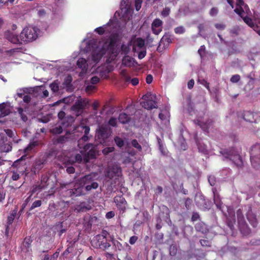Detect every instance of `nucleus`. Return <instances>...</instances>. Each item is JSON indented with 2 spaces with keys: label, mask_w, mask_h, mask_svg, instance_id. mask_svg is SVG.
<instances>
[{
  "label": "nucleus",
  "mask_w": 260,
  "mask_h": 260,
  "mask_svg": "<svg viewBox=\"0 0 260 260\" xmlns=\"http://www.w3.org/2000/svg\"><path fill=\"white\" fill-rule=\"evenodd\" d=\"M109 233L106 230H102L100 234L94 236L91 241V245L96 249L106 251L111 246V239L108 240Z\"/></svg>",
  "instance_id": "f257e3e1"
},
{
  "label": "nucleus",
  "mask_w": 260,
  "mask_h": 260,
  "mask_svg": "<svg viewBox=\"0 0 260 260\" xmlns=\"http://www.w3.org/2000/svg\"><path fill=\"white\" fill-rule=\"evenodd\" d=\"M220 153L224 158V159H229L237 167L241 168L243 165L241 156L238 152L234 148L223 149L220 151Z\"/></svg>",
  "instance_id": "f03ea898"
},
{
  "label": "nucleus",
  "mask_w": 260,
  "mask_h": 260,
  "mask_svg": "<svg viewBox=\"0 0 260 260\" xmlns=\"http://www.w3.org/2000/svg\"><path fill=\"white\" fill-rule=\"evenodd\" d=\"M120 40L121 38L117 32L111 34L104 42L102 47V51L113 53Z\"/></svg>",
  "instance_id": "7ed1b4c3"
},
{
  "label": "nucleus",
  "mask_w": 260,
  "mask_h": 260,
  "mask_svg": "<svg viewBox=\"0 0 260 260\" xmlns=\"http://www.w3.org/2000/svg\"><path fill=\"white\" fill-rule=\"evenodd\" d=\"M38 31L36 27H26L21 31L20 37L23 42H32L38 38Z\"/></svg>",
  "instance_id": "20e7f679"
},
{
  "label": "nucleus",
  "mask_w": 260,
  "mask_h": 260,
  "mask_svg": "<svg viewBox=\"0 0 260 260\" xmlns=\"http://www.w3.org/2000/svg\"><path fill=\"white\" fill-rule=\"evenodd\" d=\"M80 152L84 155V161L88 162L90 159L96 157L97 153L96 146L91 143H88L84 145Z\"/></svg>",
  "instance_id": "39448f33"
},
{
  "label": "nucleus",
  "mask_w": 260,
  "mask_h": 260,
  "mask_svg": "<svg viewBox=\"0 0 260 260\" xmlns=\"http://www.w3.org/2000/svg\"><path fill=\"white\" fill-rule=\"evenodd\" d=\"M86 191H90L98 188L99 184L95 182L91 175H85L80 180Z\"/></svg>",
  "instance_id": "423d86ee"
},
{
  "label": "nucleus",
  "mask_w": 260,
  "mask_h": 260,
  "mask_svg": "<svg viewBox=\"0 0 260 260\" xmlns=\"http://www.w3.org/2000/svg\"><path fill=\"white\" fill-rule=\"evenodd\" d=\"M85 188L80 181L76 182L72 188L68 189L67 194L72 198L85 194Z\"/></svg>",
  "instance_id": "0eeeda50"
},
{
  "label": "nucleus",
  "mask_w": 260,
  "mask_h": 260,
  "mask_svg": "<svg viewBox=\"0 0 260 260\" xmlns=\"http://www.w3.org/2000/svg\"><path fill=\"white\" fill-rule=\"evenodd\" d=\"M122 169L121 167L114 164L111 166H108L105 171L106 177L112 179L114 177H118L121 175Z\"/></svg>",
  "instance_id": "6e6552de"
},
{
  "label": "nucleus",
  "mask_w": 260,
  "mask_h": 260,
  "mask_svg": "<svg viewBox=\"0 0 260 260\" xmlns=\"http://www.w3.org/2000/svg\"><path fill=\"white\" fill-rule=\"evenodd\" d=\"M250 160L254 168L257 167L256 162H260V144L252 146L250 151Z\"/></svg>",
  "instance_id": "1a4fd4ad"
},
{
  "label": "nucleus",
  "mask_w": 260,
  "mask_h": 260,
  "mask_svg": "<svg viewBox=\"0 0 260 260\" xmlns=\"http://www.w3.org/2000/svg\"><path fill=\"white\" fill-rule=\"evenodd\" d=\"M243 119L250 123L258 124L260 123V113L245 111L243 115Z\"/></svg>",
  "instance_id": "9d476101"
},
{
  "label": "nucleus",
  "mask_w": 260,
  "mask_h": 260,
  "mask_svg": "<svg viewBox=\"0 0 260 260\" xmlns=\"http://www.w3.org/2000/svg\"><path fill=\"white\" fill-rule=\"evenodd\" d=\"M149 96H151V95H148V94L143 95L142 99L144 101L141 102V106L147 110H151L154 108H156V102L155 101L152 100V98H149Z\"/></svg>",
  "instance_id": "9b49d317"
},
{
  "label": "nucleus",
  "mask_w": 260,
  "mask_h": 260,
  "mask_svg": "<svg viewBox=\"0 0 260 260\" xmlns=\"http://www.w3.org/2000/svg\"><path fill=\"white\" fill-rule=\"evenodd\" d=\"M77 128L78 131H84V135L78 141V146L80 149H82L84 146L81 145V142H86L89 140L90 127L87 125H80Z\"/></svg>",
  "instance_id": "f8f14e48"
},
{
  "label": "nucleus",
  "mask_w": 260,
  "mask_h": 260,
  "mask_svg": "<svg viewBox=\"0 0 260 260\" xmlns=\"http://www.w3.org/2000/svg\"><path fill=\"white\" fill-rule=\"evenodd\" d=\"M74 136V133H71L70 131H67L65 135L63 136H59L53 139V143L54 144H63L73 139Z\"/></svg>",
  "instance_id": "ddd939ff"
},
{
  "label": "nucleus",
  "mask_w": 260,
  "mask_h": 260,
  "mask_svg": "<svg viewBox=\"0 0 260 260\" xmlns=\"http://www.w3.org/2000/svg\"><path fill=\"white\" fill-rule=\"evenodd\" d=\"M162 21L159 18L155 19L151 24V30L154 35H159L162 30Z\"/></svg>",
  "instance_id": "4468645a"
},
{
  "label": "nucleus",
  "mask_w": 260,
  "mask_h": 260,
  "mask_svg": "<svg viewBox=\"0 0 260 260\" xmlns=\"http://www.w3.org/2000/svg\"><path fill=\"white\" fill-rule=\"evenodd\" d=\"M108 136V129L103 126H101L96 131L95 135V138L99 140L101 143L105 142V140Z\"/></svg>",
  "instance_id": "2eb2a0df"
},
{
  "label": "nucleus",
  "mask_w": 260,
  "mask_h": 260,
  "mask_svg": "<svg viewBox=\"0 0 260 260\" xmlns=\"http://www.w3.org/2000/svg\"><path fill=\"white\" fill-rule=\"evenodd\" d=\"M12 149V142L7 138H3L0 141V150L3 152H9Z\"/></svg>",
  "instance_id": "dca6fc26"
},
{
  "label": "nucleus",
  "mask_w": 260,
  "mask_h": 260,
  "mask_svg": "<svg viewBox=\"0 0 260 260\" xmlns=\"http://www.w3.org/2000/svg\"><path fill=\"white\" fill-rule=\"evenodd\" d=\"M196 124L199 125L203 131L208 133L209 128L213 125V121L211 119H208L206 122H203L199 119L194 120Z\"/></svg>",
  "instance_id": "f3484780"
},
{
  "label": "nucleus",
  "mask_w": 260,
  "mask_h": 260,
  "mask_svg": "<svg viewBox=\"0 0 260 260\" xmlns=\"http://www.w3.org/2000/svg\"><path fill=\"white\" fill-rule=\"evenodd\" d=\"M5 36L8 40L13 44H22L23 41L21 40L20 37H19L17 35L13 32L8 31L6 32Z\"/></svg>",
  "instance_id": "a211bd4d"
},
{
  "label": "nucleus",
  "mask_w": 260,
  "mask_h": 260,
  "mask_svg": "<svg viewBox=\"0 0 260 260\" xmlns=\"http://www.w3.org/2000/svg\"><path fill=\"white\" fill-rule=\"evenodd\" d=\"M45 160L42 159L37 160L32 166L31 172L34 175L39 173L40 170L44 167Z\"/></svg>",
  "instance_id": "6ab92c4d"
},
{
  "label": "nucleus",
  "mask_w": 260,
  "mask_h": 260,
  "mask_svg": "<svg viewBox=\"0 0 260 260\" xmlns=\"http://www.w3.org/2000/svg\"><path fill=\"white\" fill-rule=\"evenodd\" d=\"M247 219L249 222L250 224L254 228L256 227L257 225V220L256 215L253 213L251 209H249L246 214Z\"/></svg>",
  "instance_id": "aec40b11"
},
{
  "label": "nucleus",
  "mask_w": 260,
  "mask_h": 260,
  "mask_svg": "<svg viewBox=\"0 0 260 260\" xmlns=\"http://www.w3.org/2000/svg\"><path fill=\"white\" fill-rule=\"evenodd\" d=\"M32 240L30 237H26L23 241V244L21 247L22 251L25 252H29L31 250V246Z\"/></svg>",
  "instance_id": "412c9836"
},
{
  "label": "nucleus",
  "mask_w": 260,
  "mask_h": 260,
  "mask_svg": "<svg viewBox=\"0 0 260 260\" xmlns=\"http://www.w3.org/2000/svg\"><path fill=\"white\" fill-rule=\"evenodd\" d=\"M76 210L77 212H84L91 209V206L89 203L83 202H81L80 204L77 205Z\"/></svg>",
  "instance_id": "4be33fe9"
},
{
  "label": "nucleus",
  "mask_w": 260,
  "mask_h": 260,
  "mask_svg": "<svg viewBox=\"0 0 260 260\" xmlns=\"http://www.w3.org/2000/svg\"><path fill=\"white\" fill-rule=\"evenodd\" d=\"M11 112L9 106L6 103L0 104V118L8 116Z\"/></svg>",
  "instance_id": "5701e85b"
},
{
  "label": "nucleus",
  "mask_w": 260,
  "mask_h": 260,
  "mask_svg": "<svg viewBox=\"0 0 260 260\" xmlns=\"http://www.w3.org/2000/svg\"><path fill=\"white\" fill-rule=\"evenodd\" d=\"M78 67L82 70L80 74H85L87 71V63L86 60L84 58H80L77 61Z\"/></svg>",
  "instance_id": "b1692460"
},
{
  "label": "nucleus",
  "mask_w": 260,
  "mask_h": 260,
  "mask_svg": "<svg viewBox=\"0 0 260 260\" xmlns=\"http://www.w3.org/2000/svg\"><path fill=\"white\" fill-rule=\"evenodd\" d=\"M136 63L134 58L128 55L124 56L122 59V64L125 67H133Z\"/></svg>",
  "instance_id": "393cba45"
},
{
  "label": "nucleus",
  "mask_w": 260,
  "mask_h": 260,
  "mask_svg": "<svg viewBox=\"0 0 260 260\" xmlns=\"http://www.w3.org/2000/svg\"><path fill=\"white\" fill-rule=\"evenodd\" d=\"M84 109V105L81 101H78L72 106L71 110L77 112V115L81 113Z\"/></svg>",
  "instance_id": "a878e982"
},
{
  "label": "nucleus",
  "mask_w": 260,
  "mask_h": 260,
  "mask_svg": "<svg viewBox=\"0 0 260 260\" xmlns=\"http://www.w3.org/2000/svg\"><path fill=\"white\" fill-rule=\"evenodd\" d=\"M74 121V117L71 115H67L66 117L61 122V124L64 128L71 125Z\"/></svg>",
  "instance_id": "bb28decb"
},
{
  "label": "nucleus",
  "mask_w": 260,
  "mask_h": 260,
  "mask_svg": "<svg viewBox=\"0 0 260 260\" xmlns=\"http://www.w3.org/2000/svg\"><path fill=\"white\" fill-rule=\"evenodd\" d=\"M195 229L197 232L202 234H206L208 232L207 225L203 222H199L195 225Z\"/></svg>",
  "instance_id": "cd10ccee"
},
{
  "label": "nucleus",
  "mask_w": 260,
  "mask_h": 260,
  "mask_svg": "<svg viewBox=\"0 0 260 260\" xmlns=\"http://www.w3.org/2000/svg\"><path fill=\"white\" fill-rule=\"evenodd\" d=\"M243 222L240 226V230L244 235H248L251 233V230L244 220L243 221Z\"/></svg>",
  "instance_id": "c85d7f7f"
},
{
  "label": "nucleus",
  "mask_w": 260,
  "mask_h": 260,
  "mask_svg": "<svg viewBox=\"0 0 260 260\" xmlns=\"http://www.w3.org/2000/svg\"><path fill=\"white\" fill-rule=\"evenodd\" d=\"M119 121L122 123H127L130 121V117L125 113H121L119 114L118 117Z\"/></svg>",
  "instance_id": "c756f323"
},
{
  "label": "nucleus",
  "mask_w": 260,
  "mask_h": 260,
  "mask_svg": "<svg viewBox=\"0 0 260 260\" xmlns=\"http://www.w3.org/2000/svg\"><path fill=\"white\" fill-rule=\"evenodd\" d=\"M46 187L41 183L33 185L32 189L29 191V193H31V194H33L36 192H40L43 189H45Z\"/></svg>",
  "instance_id": "7c9ffc66"
},
{
  "label": "nucleus",
  "mask_w": 260,
  "mask_h": 260,
  "mask_svg": "<svg viewBox=\"0 0 260 260\" xmlns=\"http://www.w3.org/2000/svg\"><path fill=\"white\" fill-rule=\"evenodd\" d=\"M161 43L168 47L172 43L171 36L169 34L166 33L160 40Z\"/></svg>",
  "instance_id": "2f4dec72"
},
{
  "label": "nucleus",
  "mask_w": 260,
  "mask_h": 260,
  "mask_svg": "<svg viewBox=\"0 0 260 260\" xmlns=\"http://www.w3.org/2000/svg\"><path fill=\"white\" fill-rule=\"evenodd\" d=\"M111 242L115 247V250L121 251L123 249V246L122 244L118 240L115 239L114 237L111 238Z\"/></svg>",
  "instance_id": "473e14b6"
},
{
  "label": "nucleus",
  "mask_w": 260,
  "mask_h": 260,
  "mask_svg": "<svg viewBox=\"0 0 260 260\" xmlns=\"http://www.w3.org/2000/svg\"><path fill=\"white\" fill-rule=\"evenodd\" d=\"M63 127L61 125L56 126L52 129H50V132L53 135H59L62 133Z\"/></svg>",
  "instance_id": "72a5a7b5"
},
{
  "label": "nucleus",
  "mask_w": 260,
  "mask_h": 260,
  "mask_svg": "<svg viewBox=\"0 0 260 260\" xmlns=\"http://www.w3.org/2000/svg\"><path fill=\"white\" fill-rule=\"evenodd\" d=\"M50 175L48 173L44 174L42 175L41 178L40 183L42 184L44 186L47 187L48 185V181L49 179Z\"/></svg>",
  "instance_id": "f704fd0d"
},
{
  "label": "nucleus",
  "mask_w": 260,
  "mask_h": 260,
  "mask_svg": "<svg viewBox=\"0 0 260 260\" xmlns=\"http://www.w3.org/2000/svg\"><path fill=\"white\" fill-rule=\"evenodd\" d=\"M38 145H39V142L37 141H35L30 142L27 145V146L24 149V152H28L29 151H31L34 148H35Z\"/></svg>",
  "instance_id": "c9c22d12"
},
{
  "label": "nucleus",
  "mask_w": 260,
  "mask_h": 260,
  "mask_svg": "<svg viewBox=\"0 0 260 260\" xmlns=\"http://www.w3.org/2000/svg\"><path fill=\"white\" fill-rule=\"evenodd\" d=\"M242 18L244 22L254 29V27H255L256 24H254L252 19L248 16L243 17Z\"/></svg>",
  "instance_id": "e433bc0d"
},
{
  "label": "nucleus",
  "mask_w": 260,
  "mask_h": 260,
  "mask_svg": "<svg viewBox=\"0 0 260 260\" xmlns=\"http://www.w3.org/2000/svg\"><path fill=\"white\" fill-rule=\"evenodd\" d=\"M114 202L117 205L124 204L126 203L125 199L122 196H116L114 198Z\"/></svg>",
  "instance_id": "4c0bfd02"
},
{
  "label": "nucleus",
  "mask_w": 260,
  "mask_h": 260,
  "mask_svg": "<svg viewBox=\"0 0 260 260\" xmlns=\"http://www.w3.org/2000/svg\"><path fill=\"white\" fill-rule=\"evenodd\" d=\"M26 164L24 163L22 164L21 166L19 167L18 168L16 169V170H14L16 172H17L19 174L21 175H23L24 173L26 175H27V173L26 172Z\"/></svg>",
  "instance_id": "58836bf2"
},
{
  "label": "nucleus",
  "mask_w": 260,
  "mask_h": 260,
  "mask_svg": "<svg viewBox=\"0 0 260 260\" xmlns=\"http://www.w3.org/2000/svg\"><path fill=\"white\" fill-rule=\"evenodd\" d=\"M198 83L204 85L208 91H210V83L206 80L203 78H199Z\"/></svg>",
  "instance_id": "ea45409f"
},
{
  "label": "nucleus",
  "mask_w": 260,
  "mask_h": 260,
  "mask_svg": "<svg viewBox=\"0 0 260 260\" xmlns=\"http://www.w3.org/2000/svg\"><path fill=\"white\" fill-rule=\"evenodd\" d=\"M24 163L25 162H23V156H22L19 159L16 160L13 162V165H12V167L16 169Z\"/></svg>",
  "instance_id": "a19ab883"
},
{
  "label": "nucleus",
  "mask_w": 260,
  "mask_h": 260,
  "mask_svg": "<svg viewBox=\"0 0 260 260\" xmlns=\"http://www.w3.org/2000/svg\"><path fill=\"white\" fill-rule=\"evenodd\" d=\"M114 141L116 145L119 148H121L124 146V141L122 138H120L119 137H115L114 138Z\"/></svg>",
  "instance_id": "79ce46f5"
},
{
  "label": "nucleus",
  "mask_w": 260,
  "mask_h": 260,
  "mask_svg": "<svg viewBox=\"0 0 260 260\" xmlns=\"http://www.w3.org/2000/svg\"><path fill=\"white\" fill-rule=\"evenodd\" d=\"M18 112L20 117H21V120L24 122H26L27 120V117L24 114L23 108H19L18 109Z\"/></svg>",
  "instance_id": "37998d69"
},
{
  "label": "nucleus",
  "mask_w": 260,
  "mask_h": 260,
  "mask_svg": "<svg viewBox=\"0 0 260 260\" xmlns=\"http://www.w3.org/2000/svg\"><path fill=\"white\" fill-rule=\"evenodd\" d=\"M16 213V212L12 213L9 216H8L6 226H9L12 224L14 221Z\"/></svg>",
  "instance_id": "c03bdc74"
},
{
  "label": "nucleus",
  "mask_w": 260,
  "mask_h": 260,
  "mask_svg": "<svg viewBox=\"0 0 260 260\" xmlns=\"http://www.w3.org/2000/svg\"><path fill=\"white\" fill-rule=\"evenodd\" d=\"M42 204L41 200H37L34 202L29 208V211H31L36 208L40 207Z\"/></svg>",
  "instance_id": "a18cd8bd"
},
{
  "label": "nucleus",
  "mask_w": 260,
  "mask_h": 260,
  "mask_svg": "<svg viewBox=\"0 0 260 260\" xmlns=\"http://www.w3.org/2000/svg\"><path fill=\"white\" fill-rule=\"evenodd\" d=\"M170 254L174 256L176 254L177 251V246L175 244H172L169 247Z\"/></svg>",
  "instance_id": "49530a36"
},
{
  "label": "nucleus",
  "mask_w": 260,
  "mask_h": 260,
  "mask_svg": "<svg viewBox=\"0 0 260 260\" xmlns=\"http://www.w3.org/2000/svg\"><path fill=\"white\" fill-rule=\"evenodd\" d=\"M120 74L124 82H128L131 81V77L127 75V73L125 70L121 71Z\"/></svg>",
  "instance_id": "de8ad7c7"
},
{
  "label": "nucleus",
  "mask_w": 260,
  "mask_h": 260,
  "mask_svg": "<svg viewBox=\"0 0 260 260\" xmlns=\"http://www.w3.org/2000/svg\"><path fill=\"white\" fill-rule=\"evenodd\" d=\"M132 145L136 148L138 151H141L142 148L141 146L139 144L138 141L136 139H134L131 141Z\"/></svg>",
  "instance_id": "09e8293b"
},
{
  "label": "nucleus",
  "mask_w": 260,
  "mask_h": 260,
  "mask_svg": "<svg viewBox=\"0 0 260 260\" xmlns=\"http://www.w3.org/2000/svg\"><path fill=\"white\" fill-rule=\"evenodd\" d=\"M174 32L176 34H183L185 32V28L183 26H179L175 28Z\"/></svg>",
  "instance_id": "8fccbe9b"
},
{
  "label": "nucleus",
  "mask_w": 260,
  "mask_h": 260,
  "mask_svg": "<svg viewBox=\"0 0 260 260\" xmlns=\"http://www.w3.org/2000/svg\"><path fill=\"white\" fill-rule=\"evenodd\" d=\"M50 87L54 92H57L59 90V86L56 81H54L53 83L50 84Z\"/></svg>",
  "instance_id": "3c124183"
},
{
  "label": "nucleus",
  "mask_w": 260,
  "mask_h": 260,
  "mask_svg": "<svg viewBox=\"0 0 260 260\" xmlns=\"http://www.w3.org/2000/svg\"><path fill=\"white\" fill-rule=\"evenodd\" d=\"M136 45L139 48H142L145 45L144 40L141 38H138L136 40Z\"/></svg>",
  "instance_id": "603ef678"
},
{
  "label": "nucleus",
  "mask_w": 260,
  "mask_h": 260,
  "mask_svg": "<svg viewBox=\"0 0 260 260\" xmlns=\"http://www.w3.org/2000/svg\"><path fill=\"white\" fill-rule=\"evenodd\" d=\"M121 54H127L129 51V47L128 45L122 44L121 46Z\"/></svg>",
  "instance_id": "864d4df0"
},
{
  "label": "nucleus",
  "mask_w": 260,
  "mask_h": 260,
  "mask_svg": "<svg viewBox=\"0 0 260 260\" xmlns=\"http://www.w3.org/2000/svg\"><path fill=\"white\" fill-rule=\"evenodd\" d=\"M208 182L210 185L214 186L216 183V177L214 175H210L208 177Z\"/></svg>",
  "instance_id": "5fc2aeb1"
},
{
  "label": "nucleus",
  "mask_w": 260,
  "mask_h": 260,
  "mask_svg": "<svg viewBox=\"0 0 260 260\" xmlns=\"http://www.w3.org/2000/svg\"><path fill=\"white\" fill-rule=\"evenodd\" d=\"M200 243L203 247H208L211 245V243L209 240L205 239H201L200 240Z\"/></svg>",
  "instance_id": "6e6d98bb"
},
{
  "label": "nucleus",
  "mask_w": 260,
  "mask_h": 260,
  "mask_svg": "<svg viewBox=\"0 0 260 260\" xmlns=\"http://www.w3.org/2000/svg\"><path fill=\"white\" fill-rule=\"evenodd\" d=\"M115 148L113 147H107L103 149L102 152L104 155H107L109 153L114 151Z\"/></svg>",
  "instance_id": "4d7b16f0"
},
{
  "label": "nucleus",
  "mask_w": 260,
  "mask_h": 260,
  "mask_svg": "<svg viewBox=\"0 0 260 260\" xmlns=\"http://www.w3.org/2000/svg\"><path fill=\"white\" fill-rule=\"evenodd\" d=\"M240 79H241L240 76L239 75L236 74V75H233L231 77V78L230 79V81L232 83H236L238 82L240 80Z\"/></svg>",
  "instance_id": "13d9d810"
},
{
  "label": "nucleus",
  "mask_w": 260,
  "mask_h": 260,
  "mask_svg": "<svg viewBox=\"0 0 260 260\" xmlns=\"http://www.w3.org/2000/svg\"><path fill=\"white\" fill-rule=\"evenodd\" d=\"M6 198V192L3 188H0V203H3Z\"/></svg>",
  "instance_id": "bf43d9fd"
},
{
  "label": "nucleus",
  "mask_w": 260,
  "mask_h": 260,
  "mask_svg": "<svg viewBox=\"0 0 260 260\" xmlns=\"http://www.w3.org/2000/svg\"><path fill=\"white\" fill-rule=\"evenodd\" d=\"M167 47H168V46L165 45V44L161 43V41H160L159 45L157 48V51L160 53L162 52Z\"/></svg>",
  "instance_id": "052dcab7"
},
{
  "label": "nucleus",
  "mask_w": 260,
  "mask_h": 260,
  "mask_svg": "<svg viewBox=\"0 0 260 260\" xmlns=\"http://www.w3.org/2000/svg\"><path fill=\"white\" fill-rule=\"evenodd\" d=\"M94 31L98 33L99 35H103L105 32V29L103 26H101L96 28L94 29Z\"/></svg>",
  "instance_id": "680f3d73"
},
{
  "label": "nucleus",
  "mask_w": 260,
  "mask_h": 260,
  "mask_svg": "<svg viewBox=\"0 0 260 260\" xmlns=\"http://www.w3.org/2000/svg\"><path fill=\"white\" fill-rule=\"evenodd\" d=\"M170 13V9L169 7H166L163 9V10L161 11V15L164 17H167L169 16V14Z\"/></svg>",
  "instance_id": "e2e57ef3"
},
{
  "label": "nucleus",
  "mask_w": 260,
  "mask_h": 260,
  "mask_svg": "<svg viewBox=\"0 0 260 260\" xmlns=\"http://www.w3.org/2000/svg\"><path fill=\"white\" fill-rule=\"evenodd\" d=\"M13 174L11 177L13 181H17L20 178L19 173L14 170L12 172Z\"/></svg>",
  "instance_id": "0e129e2a"
},
{
  "label": "nucleus",
  "mask_w": 260,
  "mask_h": 260,
  "mask_svg": "<svg viewBox=\"0 0 260 260\" xmlns=\"http://www.w3.org/2000/svg\"><path fill=\"white\" fill-rule=\"evenodd\" d=\"M135 5L136 10L137 11H139L141 8L142 1V0H135Z\"/></svg>",
  "instance_id": "69168bd1"
},
{
  "label": "nucleus",
  "mask_w": 260,
  "mask_h": 260,
  "mask_svg": "<svg viewBox=\"0 0 260 260\" xmlns=\"http://www.w3.org/2000/svg\"><path fill=\"white\" fill-rule=\"evenodd\" d=\"M109 124L112 126L115 127L117 125V119L114 117H111L109 120Z\"/></svg>",
  "instance_id": "338daca9"
},
{
  "label": "nucleus",
  "mask_w": 260,
  "mask_h": 260,
  "mask_svg": "<svg viewBox=\"0 0 260 260\" xmlns=\"http://www.w3.org/2000/svg\"><path fill=\"white\" fill-rule=\"evenodd\" d=\"M234 11L238 14L240 16H241L242 18L243 17V14H244V11L242 8H237L234 10Z\"/></svg>",
  "instance_id": "774afa93"
}]
</instances>
